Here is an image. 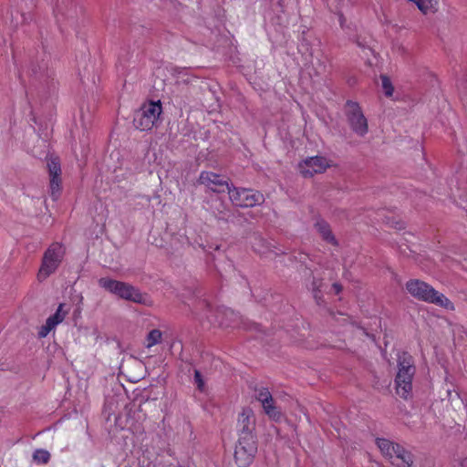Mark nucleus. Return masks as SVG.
Returning a JSON list of instances; mask_svg holds the SVG:
<instances>
[{
    "instance_id": "f257e3e1",
    "label": "nucleus",
    "mask_w": 467,
    "mask_h": 467,
    "mask_svg": "<svg viewBox=\"0 0 467 467\" xmlns=\"http://www.w3.org/2000/svg\"><path fill=\"white\" fill-rule=\"evenodd\" d=\"M397 362L396 392L400 398L408 400L412 393V380L416 372L414 360L411 355L402 352L398 355Z\"/></svg>"
},
{
    "instance_id": "f03ea898",
    "label": "nucleus",
    "mask_w": 467,
    "mask_h": 467,
    "mask_svg": "<svg viewBox=\"0 0 467 467\" xmlns=\"http://www.w3.org/2000/svg\"><path fill=\"white\" fill-rule=\"evenodd\" d=\"M99 285L119 297L143 306H151L152 300L146 293H141L137 287L118 280L101 277Z\"/></svg>"
},
{
    "instance_id": "7ed1b4c3",
    "label": "nucleus",
    "mask_w": 467,
    "mask_h": 467,
    "mask_svg": "<svg viewBox=\"0 0 467 467\" xmlns=\"http://www.w3.org/2000/svg\"><path fill=\"white\" fill-rule=\"evenodd\" d=\"M406 289L415 298L431 303L447 310H453V304L443 295L427 283L419 279H411L406 283Z\"/></svg>"
},
{
    "instance_id": "20e7f679",
    "label": "nucleus",
    "mask_w": 467,
    "mask_h": 467,
    "mask_svg": "<svg viewBox=\"0 0 467 467\" xmlns=\"http://www.w3.org/2000/svg\"><path fill=\"white\" fill-rule=\"evenodd\" d=\"M65 254V249L59 243H53L45 252L42 259V265L37 274L38 280L42 281L53 274Z\"/></svg>"
},
{
    "instance_id": "39448f33",
    "label": "nucleus",
    "mask_w": 467,
    "mask_h": 467,
    "mask_svg": "<svg viewBox=\"0 0 467 467\" xmlns=\"http://www.w3.org/2000/svg\"><path fill=\"white\" fill-rule=\"evenodd\" d=\"M162 111L161 101H150L144 104L135 114L134 126L140 130H150L153 128Z\"/></svg>"
},
{
    "instance_id": "423d86ee",
    "label": "nucleus",
    "mask_w": 467,
    "mask_h": 467,
    "mask_svg": "<svg viewBox=\"0 0 467 467\" xmlns=\"http://www.w3.org/2000/svg\"><path fill=\"white\" fill-rule=\"evenodd\" d=\"M229 198L232 203L241 208H250L260 205L265 202L263 193L249 188H229Z\"/></svg>"
},
{
    "instance_id": "0eeeda50",
    "label": "nucleus",
    "mask_w": 467,
    "mask_h": 467,
    "mask_svg": "<svg viewBox=\"0 0 467 467\" xmlns=\"http://www.w3.org/2000/svg\"><path fill=\"white\" fill-rule=\"evenodd\" d=\"M345 113L350 129L358 136L363 137L368 133V120L358 103L348 100L345 105Z\"/></svg>"
},
{
    "instance_id": "6e6552de",
    "label": "nucleus",
    "mask_w": 467,
    "mask_h": 467,
    "mask_svg": "<svg viewBox=\"0 0 467 467\" xmlns=\"http://www.w3.org/2000/svg\"><path fill=\"white\" fill-rule=\"evenodd\" d=\"M328 167H330L329 161L323 156L307 158L298 165L299 171L305 178H310L314 174L322 173Z\"/></svg>"
},
{
    "instance_id": "1a4fd4ad",
    "label": "nucleus",
    "mask_w": 467,
    "mask_h": 467,
    "mask_svg": "<svg viewBox=\"0 0 467 467\" xmlns=\"http://www.w3.org/2000/svg\"><path fill=\"white\" fill-rule=\"evenodd\" d=\"M199 182L211 191L218 193L224 192L225 191L229 192V188L232 186L225 177L207 171L201 172L199 176Z\"/></svg>"
},
{
    "instance_id": "9d476101",
    "label": "nucleus",
    "mask_w": 467,
    "mask_h": 467,
    "mask_svg": "<svg viewBox=\"0 0 467 467\" xmlns=\"http://www.w3.org/2000/svg\"><path fill=\"white\" fill-rule=\"evenodd\" d=\"M64 304H59L55 314L50 316L47 319L46 324L39 327L38 337H46L52 329H54L58 324H60L64 320L67 314V311L64 310Z\"/></svg>"
},
{
    "instance_id": "9b49d317",
    "label": "nucleus",
    "mask_w": 467,
    "mask_h": 467,
    "mask_svg": "<svg viewBox=\"0 0 467 467\" xmlns=\"http://www.w3.org/2000/svg\"><path fill=\"white\" fill-rule=\"evenodd\" d=\"M255 428L254 412L249 408L243 409L238 416L237 430L240 435H250Z\"/></svg>"
},
{
    "instance_id": "f8f14e48",
    "label": "nucleus",
    "mask_w": 467,
    "mask_h": 467,
    "mask_svg": "<svg viewBox=\"0 0 467 467\" xmlns=\"http://www.w3.org/2000/svg\"><path fill=\"white\" fill-rule=\"evenodd\" d=\"M390 461L397 467H411L414 462V456L410 451L400 444L396 447L393 458Z\"/></svg>"
},
{
    "instance_id": "ddd939ff",
    "label": "nucleus",
    "mask_w": 467,
    "mask_h": 467,
    "mask_svg": "<svg viewBox=\"0 0 467 467\" xmlns=\"http://www.w3.org/2000/svg\"><path fill=\"white\" fill-rule=\"evenodd\" d=\"M315 227L324 241L335 246L338 245L337 240L336 239L329 224L327 222L323 220L317 221L315 224Z\"/></svg>"
},
{
    "instance_id": "4468645a",
    "label": "nucleus",
    "mask_w": 467,
    "mask_h": 467,
    "mask_svg": "<svg viewBox=\"0 0 467 467\" xmlns=\"http://www.w3.org/2000/svg\"><path fill=\"white\" fill-rule=\"evenodd\" d=\"M376 444L379 449L381 454L389 460H391V458H393L396 447L400 445L399 443L393 442L384 438H377Z\"/></svg>"
},
{
    "instance_id": "2eb2a0df",
    "label": "nucleus",
    "mask_w": 467,
    "mask_h": 467,
    "mask_svg": "<svg viewBox=\"0 0 467 467\" xmlns=\"http://www.w3.org/2000/svg\"><path fill=\"white\" fill-rule=\"evenodd\" d=\"M236 447L242 448L244 451L245 450L246 452L253 454H255L257 451L254 436L253 434L240 435Z\"/></svg>"
},
{
    "instance_id": "dca6fc26",
    "label": "nucleus",
    "mask_w": 467,
    "mask_h": 467,
    "mask_svg": "<svg viewBox=\"0 0 467 467\" xmlns=\"http://www.w3.org/2000/svg\"><path fill=\"white\" fill-rule=\"evenodd\" d=\"M254 455L255 454L246 452L245 450L244 451L242 448L235 446L234 460L239 467H248L253 462Z\"/></svg>"
},
{
    "instance_id": "f3484780",
    "label": "nucleus",
    "mask_w": 467,
    "mask_h": 467,
    "mask_svg": "<svg viewBox=\"0 0 467 467\" xmlns=\"http://www.w3.org/2000/svg\"><path fill=\"white\" fill-rule=\"evenodd\" d=\"M262 404V407L264 409L265 413L272 420H279L281 419V411L278 410V408L275 405V400L272 398L270 400H266V401H264Z\"/></svg>"
},
{
    "instance_id": "a211bd4d",
    "label": "nucleus",
    "mask_w": 467,
    "mask_h": 467,
    "mask_svg": "<svg viewBox=\"0 0 467 467\" xmlns=\"http://www.w3.org/2000/svg\"><path fill=\"white\" fill-rule=\"evenodd\" d=\"M438 2L439 0H420L417 6L423 14H427L429 11L436 9Z\"/></svg>"
},
{
    "instance_id": "6ab92c4d",
    "label": "nucleus",
    "mask_w": 467,
    "mask_h": 467,
    "mask_svg": "<svg viewBox=\"0 0 467 467\" xmlns=\"http://www.w3.org/2000/svg\"><path fill=\"white\" fill-rule=\"evenodd\" d=\"M50 191L53 200H57L60 192V178L59 176L50 177Z\"/></svg>"
},
{
    "instance_id": "aec40b11",
    "label": "nucleus",
    "mask_w": 467,
    "mask_h": 467,
    "mask_svg": "<svg viewBox=\"0 0 467 467\" xmlns=\"http://www.w3.org/2000/svg\"><path fill=\"white\" fill-rule=\"evenodd\" d=\"M50 459V453L43 449H38L33 453V460L37 463H47Z\"/></svg>"
},
{
    "instance_id": "412c9836",
    "label": "nucleus",
    "mask_w": 467,
    "mask_h": 467,
    "mask_svg": "<svg viewBox=\"0 0 467 467\" xmlns=\"http://www.w3.org/2000/svg\"><path fill=\"white\" fill-rule=\"evenodd\" d=\"M381 86L386 97L389 98L393 95L394 88L390 79L386 75H381Z\"/></svg>"
},
{
    "instance_id": "4be33fe9",
    "label": "nucleus",
    "mask_w": 467,
    "mask_h": 467,
    "mask_svg": "<svg viewBox=\"0 0 467 467\" xmlns=\"http://www.w3.org/2000/svg\"><path fill=\"white\" fill-rule=\"evenodd\" d=\"M161 332L159 329H152L147 336V348H150L161 341Z\"/></svg>"
},
{
    "instance_id": "5701e85b",
    "label": "nucleus",
    "mask_w": 467,
    "mask_h": 467,
    "mask_svg": "<svg viewBox=\"0 0 467 467\" xmlns=\"http://www.w3.org/2000/svg\"><path fill=\"white\" fill-rule=\"evenodd\" d=\"M47 168L49 171V176H59L61 172L60 164L57 159H50L47 161Z\"/></svg>"
},
{
    "instance_id": "b1692460",
    "label": "nucleus",
    "mask_w": 467,
    "mask_h": 467,
    "mask_svg": "<svg viewBox=\"0 0 467 467\" xmlns=\"http://www.w3.org/2000/svg\"><path fill=\"white\" fill-rule=\"evenodd\" d=\"M255 398L260 403H263L264 401H266V400H270V398H272V394L266 388L257 389H255Z\"/></svg>"
},
{
    "instance_id": "393cba45",
    "label": "nucleus",
    "mask_w": 467,
    "mask_h": 467,
    "mask_svg": "<svg viewBox=\"0 0 467 467\" xmlns=\"http://www.w3.org/2000/svg\"><path fill=\"white\" fill-rule=\"evenodd\" d=\"M194 381L197 384V387L200 390H202L204 382L202 380V374L199 370L194 371Z\"/></svg>"
},
{
    "instance_id": "a878e982",
    "label": "nucleus",
    "mask_w": 467,
    "mask_h": 467,
    "mask_svg": "<svg viewBox=\"0 0 467 467\" xmlns=\"http://www.w3.org/2000/svg\"><path fill=\"white\" fill-rule=\"evenodd\" d=\"M225 210L226 208L224 203L223 202H220V207L217 208L218 214L216 215L218 219H224V216L226 214Z\"/></svg>"
},
{
    "instance_id": "bb28decb",
    "label": "nucleus",
    "mask_w": 467,
    "mask_h": 467,
    "mask_svg": "<svg viewBox=\"0 0 467 467\" xmlns=\"http://www.w3.org/2000/svg\"><path fill=\"white\" fill-rule=\"evenodd\" d=\"M322 285V282L321 280H317L315 278H313V281H312V291L313 292H317V291H319V287L321 286Z\"/></svg>"
},
{
    "instance_id": "cd10ccee",
    "label": "nucleus",
    "mask_w": 467,
    "mask_h": 467,
    "mask_svg": "<svg viewBox=\"0 0 467 467\" xmlns=\"http://www.w3.org/2000/svg\"><path fill=\"white\" fill-rule=\"evenodd\" d=\"M333 289L335 290L336 294H338L341 292L342 286L339 284L335 283V284H333Z\"/></svg>"
},
{
    "instance_id": "c85d7f7f",
    "label": "nucleus",
    "mask_w": 467,
    "mask_h": 467,
    "mask_svg": "<svg viewBox=\"0 0 467 467\" xmlns=\"http://www.w3.org/2000/svg\"><path fill=\"white\" fill-rule=\"evenodd\" d=\"M314 298L316 299L317 303L319 305L321 300L320 291L313 292Z\"/></svg>"
},
{
    "instance_id": "c756f323",
    "label": "nucleus",
    "mask_w": 467,
    "mask_h": 467,
    "mask_svg": "<svg viewBox=\"0 0 467 467\" xmlns=\"http://www.w3.org/2000/svg\"><path fill=\"white\" fill-rule=\"evenodd\" d=\"M339 23H340L341 27H343L344 23H345V18L342 14L339 15Z\"/></svg>"
},
{
    "instance_id": "7c9ffc66",
    "label": "nucleus",
    "mask_w": 467,
    "mask_h": 467,
    "mask_svg": "<svg viewBox=\"0 0 467 467\" xmlns=\"http://www.w3.org/2000/svg\"><path fill=\"white\" fill-rule=\"evenodd\" d=\"M461 466L462 467H467V457L462 459V461L461 462Z\"/></svg>"
},
{
    "instance_id": "2f4dec72",
    "label": "nucleus",
    "mask_w": 467,
    "mask_h": 467,
    "mask_svg": "<svg viewBox=\"0 0 467 467\" xmlns=\"http://www.w3.org/2000/svg\"><path fill=\"white\" fill-rule=\"evenodd\" d=\"M227 315H231L237 317V315L232 310L227 311Z\"/></svg>"
},
{
    "instance_id": "473e14b6",
    "label": "nucleus",
    "mask_w": 467,
    "mask_h": 467,
    "mask_svg": "<svg viewBox=\"0 0 467 467\" xmlns=\"http://www.w3.org/2000/svg\"><path fill=\"white\" fill-rule=\"evenodd\" d=\"M447 392H448V397H449V399L452 400V398H451V391L450 389H448V390H447Z\"/></svg>"
},
{
    "instance_id": "72a5a7b5",
    "label": "nucleus",
    "mask_w": 467,
    "mask_h": 467,
    "mask_svg": "<svg viewBox=\"0 0 467 467\" xmlns=\"http://www.w3.org/2000/svg\"><path fill=\"white\" fill-rule=\"evenodd\" d=\"M32 71L35 75H37L38 74V71L36 69H35L34 67L32 68Z\"/></svg>"
},
{
    "instance_id": "f704fd0d",
    "label": "nucleus",
    "mask_w": 467,
    "mask_h": 467,
    "mask_svg": "<svg viewBox=\"0 0 467 467\" xmlns=\"http://www.w3.org/2000/svg\"><path fill=\"white\" fill-rule=\"evenodd\" d=\"M45 68H46V65H44L43 67H41L39 68V70L41 71V70H44Z\"/></svg>"
},
{
    "instance_id": "c9c22d12",
    "label": "nucleus",
    "mask_w": 467,
    "mask_h": 467,
    "mask_svg": "<svg viewBox=\"0 0 467 467\" xmlns=\"http://www.w3.org/2000/svg\"><path fill=\"white\" fill-rule=\"evenodd\" d=\"M358 46H360V47H364V46L361 43H359V42H358Z\"/></svg>"
}]
</instances>
